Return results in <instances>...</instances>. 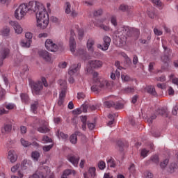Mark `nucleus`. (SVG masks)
Segmentation results:
<instances>
[{"mask_svg": "<svg viewBox=\"0 0 178 178\" xmlns=\"http://www.w3.org/2000/svg\"><path fill=\"white\" fill-rule=\"evenodd\" d=\"M147 91L149 94H152V95H156V91L153 86H148L147 88Z\"/></svg>", "mask_w": 178, "mask_h": 178, "instance_id": "33", "label": "nucleus"}, {"mask_svg": "<svg viewBox=\"0 0 178 178\" xmlns=\"http://www.w3.org/2000/svg\"><path fill=\"white\" fill-rule=\"evenodd\" d=\"M25 37L27 40H32L33 39V33L31 32H26L25 33Z\"/></svg>", "mask_w": 178, "mask_h": 178, "instance_id": "58", "label": "nucleus"}, {"mask_svg": "<svg viewBox=\"0 0 178 178\" xmlns=\"http://www.w3.org/2000/svg\"><path fill=\"white\" fill-rule=\"evenodd\" d=\"M81 122H82V129L83 130H86V126L87 122V116H81L80 117Z\"/></svg>", "mask_w": 178, "mask_h": 178, "instance_id": "30", "label": "nucleus"}, {"mask_svg": "<svg viewBox=\"0 0 178 178\" xmlns=\"http://www.w3.org/2000/svg\"><path fill=\"white\" fill-rule=\"evenodd\" d=\"M51 173V169L49 167H41L29 178H47V175Z\"/></svg>", "mask_w": 178, "mask_h": 178, "instance_id": "8", "label": "nucleus"}, {"mask_svg": "<svg viewBox=\"0 0 178 178\" xmlns=\"http://www.w3.org/2000/svg\"><path fill=\"white\" fill-rule=\"evenodd\" d=\"M103 65L104 63L99 60H91L86 66V72L90 74V73H92V69H100Z\"/></svg>", "mask_w": 178, "mask_h": 178, "instance_id": "7", "label": "nucleus"}, {"mask_svg": "<svg viewBox=\"0 0 178 178\" xmlns=\"http://www.w3.org/2000/svg\"><path fill=\"white\" fill-rule=\"evenodd\" d=\"M113 108H115V109H122L123 108V104L122 103H114Z\"/></svg>", "mask_w": 178, "mask_h": 178, "instance_id": "55", "label": "nucleus"}, {"mask_svg": "<svg viewBox=\"0 0 178 178\" xmlns=\"http://www.w3.org/2000/svg\"><path fill=\"white\" fill-rule=\"evenodd\" d=\"M111 24H113V26H114L115 27H116V26H118V21L116 19V16L112 15L111 17Z\"/></svg>", "mask_w": 178, "mask_h": 178, "instance_id": "40", "label": "nucleus"}, {"mask_svg": "<svg viewBox=\"0 0 178 178\" xmlns=\"http://www.w3.org/2000/svg\"><path fill=\"white\" fill-rule=\"evenodd\" d=\"M40 152L37 151L32 152L31 158L34 162H38V159H40Z\"/></svg>", "mask_w": 178, "mask_h": 178, "instance_id": "22", "label": "nucleus"}, {"mask_svg": "<svg viewBox=\"0 0 178 178\" xmlns=\"http://www.w3.org/2000/svg\"><path fill=\"white\" fill-rule=\"evenodd\" d=\"M129 171L131 173V175H134L136 173V166L134 164H131L129 167Z\"/></svg>", "mask_w": 178, "mask_h": 178, "instance_id": "45", "label": "nucleus"}, {"mask_svg": "<svg viewBox=\"0 0 178 178\" xmlns=\"http://www.w3.org/2000/svg\"><path fill=\"white\" fill-rule=\"evenodd\" d=\"M44 47L47 51L51 52H58L60 48H62V44H56L54 42L52 39H47L44 42Z\"/></svg>", "mask_w": 178, "mask_h": 178, "instance_id": "9", "label": "nucleus"}, {"mask_svg": "<svg viewBox=\"0 0 178 178\" xmlns=\"http://www.w3.org/2000/svg\"><path fill=\"white\" fill-rule=\"evenodd\" d=\"M56 136L59 140H66L68 137L67 134H65L63 132H60V131H57Z\"/></svg>", "mask_w": 178, "mask_h": 178, "instance_id": "28", "label": "nucleus"}, {"mask_svg": "<svg viewBox=\"0 0 178 178\" xmlns=\"http://www.w3.org/2000/svg\"><path fill=\"white\" fill-rule=\"evenodd\" d=\"M72 13V6L69 2L65 3V13L67 15H70Z\"/></svg>", "mask_w": 178, "mask_h": 178, "instance_id": "32", "label": "nucleus"}, {"mask_svg": "<svg viewBox=\"0 0 178 178\" xmlns=\"http://www.w3.org/2000/svg\"><path fill=\"white\" fill-rule=\"evenodd\" d=\"M128 9H129V6H127V5H124V4H122L119 7V10H122V12H126V10H127Z\"/></svg>", "mask_w": 178, "mask_h": 178, "instance_id": "54", "label": "nucleus"}, {"mask_svg": "<svg viewBox=\"0 0 178 178\" xmlns=\"http://www.w3.org/2000/svg\"><path fill=\"white\" fill-rule=\"evenodd\" d=\"M152 3L156 5V6H159V8H161L162 6V2L161 0H152Z\"/></svg>", "mask_w": 178, "mask_h": 178, "instance_id": "52", "label": "nucleus"}, {"mask_svg": "<svg viewBox=\"0 0 178 178\" xmlns=\"http://www.w3.org/2000/svg\"><path fill=\"white\" fill-rule=\"evenodd\" d=\"M20 97L22 102L24 104H27V102H29V95L27 94L22 93Z\"/></svg>", "mask_w": 178, "mask_h": 178, "instance_id": "34", "label": "nucleus"}, {"mask_svg": "<svg viewBox=\"0 0 178 178\" xmlns=\"http://www.w3.org/2000/svg\"><path fill=\"white\" fill-rule=\"evenodd\" d=\"M75 29H76V31L78 32L79 40H83V37L84 36V30H83V29L79 27V25H76Z\"/></svg>", "mask_w": 178, "mask_h": 178, "instance_id": "20", "label": "nucleus"}, {"mask_svg": "<svg viewBox=\"0 0 178 178\" xmlns=\"http://www.w3.org/2000/svg\"><path fill=\"white\" fill-rule=\"evenodd\" d=\"M69 175H72V170H65L61 175V177L67 178Z\"/></svg>", "mask_w": 178, "mask_h": 178, "instance_id": "43", "label": "nucleus"}, {"mask_svg": "<svg viewBox=\"0 0 178 178\" xmlns=\"http://www.w3.org/2000/svg\"><path fill=\"white\" fill-rule=\"evenodd\" d=\"M168 163H169V159H165L160 163V168H161V169H165V168L168 166Z\"/></svg>", "mask_w": 178, "mask_h": 178, "instance_id": "41", "label": "nucleus"}, {"mask_svg": "<svg viewBox=\"0 0 178 178\" xmlns=\"http://www.w3.org/2000/svg\"><path fill=\"white\" fill-rule=\"evenodd\" d=\"M151 160L154 163H159V157L158 156V155H154V156H152Z\"/></svg>", "mask_w": 178, "mask_h": 178, "instance_id": "51", "label": "nucleus"}, {"mask_svg": "<svg viewBox=\"0 0 178 178\" xmlns=\"http://www.w3.org/2000/svg\"><path fill=\"white\" fill-rule=\"evenodd\" d=\"M106 166V164L104 161H99L98 163V168L101 170H104V169H105Z\"/></svg>", "mask_w": 178, "mask_h": 178, "instance_id": "49", "label": "nucleus"}, {"mask_svg": "<svg viewBox=\"0 0 178 178\" xmlns=\"http://www.w3.org/2000/svg\"><path fill=\"white\" fill-rule=\"evenodd\" d=\"M68 161L73 165V166L77 168L79 165V161H80V157L76 156H70L68 157Z\"/></svg>", "mask_w": 178, "mask_h": 178, "instance_id": "18", "label": "nucleus"}, {"mask_svg": "<svg viewBox=\"0 0 178 178\" xmlns=\"http://www.w3.org/2000/svg\"><path fill=\"white\" fill-rule=\"evenodd\" d=\"M38 37V38H47L48 37V33H39Z\"/></svg>", "mask_w": 178, "mask_h": 178, "instance_id": "62", "label": "nucleus"}, {"mask_svg": "<svg viewBox=\"0 0 178 178\" xmlns=\"http://www.w3.org/2000/svg\"><path fill=\"white\" fill-rule=\"evenodd\" d=\"M77 136H80V132L76 131L75 134L70 137V141L72 144H76V143H77Z\"/></svg>", "mask_w": 178, "mask_h": 178, "instance_id": "21", "label": "nucleus"}, {"mask_svg": "<svg viewBox=\"0 0 178 178\" xmlns=\"http://www.w3.org/2000/svg\"><path fill=\"white\" fill-rule=\"evenodd\" d=\"M94 45H95V40L92 38L88 40L86 42V48L90 54H95Z\"/></svg>", "mask_w": 178, "mask_h": 178, "instance_id": "16", "label": "nucleus"}, {"mask_svg": "<svg viewBox=\"0 0 178 178\" xmlns=\"http://www.w3.org/2000/svg\"><path fill=\"white\" fill-rule=\"evenodd\" d=\"M70 34V49L71 53L74 56H79L86 60V58H87V49H86V47H79L76 50V40H74L76 33H74V31L71 30Z\"/></svg>", "mask_w": 178, "mask_h": 178, "instance_id": "3", "label": "nucleus"}, {"mask_svg": "<svg viewBox=\"0 0 178 178\" xmlns=\"http://www.w3.org/2000/svg\"><path fill=\"white\" fill-rule=\"evenodd\" d=\"M107 165L110 168H116V163H115V160L112 157H108L106 159Z\"/></svg>", "mask_w": 178, "mask_h": 178, "instance_id": "24", "label": "nucleus"}, {"mask_svg": "<svg viewBox=\"0 0 178 178\" xmlns=\"http://www.w3.org/2000/svg\"><path fill=\"white\" fill-rule=\"evenodd\" d=\"M6 108H7L8 111H12L13 109H15L16 108V104L13 103H8L6 104L5 106Z\"/></svg>", "mask_w": 178, "mask_h": 178, "instance_id": "36", "label": "nucleus"}, {"mask_svg": "<svg viewBox=\"0 0 178 178\" xmlns=\"http://www.w3.org/2000/svg\"><path fill=\"white\" fill-rule=\"evenodd\" d=\"M121 79H122V81L125 82V83L127 82V81H130V80H131L130 76L129 75H127V74L121 75Z\"/></svg>", "mask_w": 178, "mask_h": 178, "instance_id": "42", "label": "nucleus"}, {"mask_svg": "<svg viewBox=\"0 0 178 178\" xmlns=\"http://www.w3.org/2000/svg\"><path fill=\"white\" fill-rule=\"evenodd\" d=\"M9 24L13 27L15 34H22L23 33V28L17 21H10Z\"/></svg>", "mask_w": 178, "mask_h": 178, "instance_id": "13", "label": "nucleus"}, {"mask_svg": "<svg viewBox=\"0 0 178 178\" xmlns=\"http://www.w3.org/2000/svg\"><path fill=\"white\" fill-rule=\"evenodd\" d=\"M7 158L10 162L15 163L17 161V154L15 150L12 149L8 152Z\"/></svg>", "mask_w": 178, "mask_h": 178, "instance_id": "17", "label": "nucleus"}, {"mask_svg": "<svg viewBox=\"0 0 178 178\" xmlns=\"http://www.w3.org/2000/svg\"><path fill=\"white\" fill-rule=\"evenodd\" d=\"M53 147H54V144L44 145L42 147V150L44 151V152H48L51 151V149H52Z\"/></svg>", "mask_w": 178, "mask_h": 178, "instance_id": "38", "label": "nucleus"}, {"mask_svg": "<svg viewBox=\"0 0 178 178\" xmlns=\"http://www.w3.org/2000/svg\"><path fill=\"white\" fill-rule=\"evenodd\" d=\"M38 55L39 56H40V58H42V59H44V60H45V62H47L48 63H52V62H54V58L51 56V54L45 50L39 51Z\"/></svg>", "mask_w": 178, "mask_h": 178, "instance_id": "11", "label": "nucleus"}, {"mask_svg": "<svg viewBox=\"0 0 178 178\" xmlns=\"http://www.w3.org/2000/svg\"><path fill=\"white\" fill-rule=\"evenodd\" d=\"M37 108H38V102H34V103L31 105V111L33 113H35L37 112Z\"/></svg>", "mask_w": 178, "mask_h": 178, "instance_id": "31", "label": "nucleus"}, {"mask_svg": "<svg viewBox=\"0 0 178 178\" xmlns=\"http://www.w3.org/2000/svg\"><path fill=\"white\" fill-rule=\"evenodd\" d=\"M32 40H22L20 42V45L22 47V48H30L31 45Z\"/></svg>", "mask_w": 178, "mask_h": 178, "instance_id": "19", "label": "nucleus"}, {"mask_svg": "<svg viewBox=\"0 0 178 178\" xmlns=\"http://www.w3.org/2000/svg\"><path fill=\"white\" fill-rule=\"evenodd\" d=\"M70 15L71 17H77L79 13H77V11H76V10L72 8Z\"/></svg>", "mask_w": 178, "mask_h": 178, "instance_id": "53", "label": "nucleus"}, {"mask_svg": "<svg viewBox=\"0 0 178 178\" xmlns=\"http://www.w3.org/2000/svg\"><path fill=\"white\" fill-rule=\"evenodd\" d=\"M111 45V38L109 36H104L103 38V44H97V47L102 51H108Z\"/></svg>", "mask_w": 178, "mask_h": 178, "instance_id": "10", "label": "nucleus"}, {"mask_svg": "<svg viewBox=\"0 0 178 178\" xmlns=\"http://www.w3.org/2000/svg\"><path fill=\"white\" fill-rule=\"evenodd\" d=\"M29 86L33 95H40L41 91L42 90V88H44L41 81H38L36 82L34 81H30Z\"/></svg>", "mask_w": 178, "mask_h": 178, "instance_id": "6", "label": "nucleus"}, {"mask_svg": "<svg viewBox=\"0 0 178 178\" xmlns=\"http://www.w3.org/2000/svg\"><path fill=\"white\" fill-rule=\"evenodd\" d=\"M177 112H178V104H177L172 109V113L174 115H177Z\"/></svg>", "mask_w": 178, "mask_h": 178, "instance_id": "64", "label": "nucleus"}, {"mask_svg": "<svg viewBox=\"0 0 178 178\" xmlns=\"http://www.w3.org/2000/svg\"><path fill=\"white\" fill-rule=\"evenodd\" d=\"M95 167H90L89 168L88 172L90 174L91 177H94L95 176Z\"/></svg>", "mask_w": 178, "mask_h": 178, "instance_id": "47", "label": "nucleus"}, {"mask_svg": "<svg viewBox=\"0 0 178 178\" xmlns=\"http://www.w3.org/2000/svg\"><path fill=\"white\" fill-rule=\"evenodd\" d=\"M77 98L79 99H84V98H86V95L83 92H78Z\"/></svg>", "mask_w": 178, "mask_h": 178, "instance_id": "61", "label": "nucleus"}, {"mask_svg": "<svg viewBox=\"0 0 178 178\" xmlns=\"http://www.w3.org/2000/svg\"><path fill=\"white\" fill-rule=\"evenodd\" d=\"M154 34H155L156 35H162V34H163L162 31L159 30V29H156V28H154Z\"/></svg>", "mask_w": 178, "mask_h": 178, "instance_id": "59", "label": "nucleus"}, {"mask_svg": "<svg viewBox=\"0 0 178 178\" xmlns=\"http://www.w3.org/2000/svg\"><path fill=\"white\" fill-rule=\"evenodd\" d=\"M156 113L157 115H165V113H166V108H159L157 109Z\"/></svg>", "mask_w": 178, "mask_h": 178, "instance_id": "46", "label": "nucleus"}, {"mask_svg": "<svg viewBox=\"0 0 178 178\" xmlns=\"http://www.w3.org/2000/svg\"><path fill=\"white\" fill-rule=\"evenodd\" d=\"M19 168H20V164L17 163V164L15 165L14 166H13L11 168V172L13 173H16V172H17V170H19Z\"/></svg>", "mask_w": 178, "mask_h": 178, "instance_id": "48", "label": "nucleus"}, {"mask_svg": "<svg viewBox=\"0 0 178 178\" xmlns=\"http://www.w3.org/2000/svg\"><path fill=\"white\" fill-rule=\"evenodd\" d=\"M0 54V66H2L3 64V59H6V56L9 55V49L6 47H1Z\"/></svg>", "mask_w": 178, "mask_h": 178, "instance_id": "15", "label": "nucleus"}, {"mask_svg": "<svg viewBox=\"0 0 178 178\" xmlns=\"http://www.w3.org/2000/svg\"><path fill=\"white\" fill-rule=\"evenodd\" d=\"M144 176L146 178H152V177H154V175H152V173H151V172H149L148 171L145 172Z\"/></svg>", "mask_w": 178, "mask_h": 178, "instance_id": "63", "label": "nucleus"}, {"mask_svg": "<svg viewBox=\"0 0 178 178\" xmlns=\"http://www.w3.org/2000/svg\"><path fill=\"white\" fill-rule=\"evenodd\" d=\"M42 144H48L49 143H52V139L49 138L48 136H43L42 139Z\"/></svg>", "mask_w": 178, "mask_h": 178, "instance_id": "39", "label": "nucleus"}, {"mask_svg": "<svg viewBox=\"0 0 178 178\" xmlns=\"http://www.w3.org/2000/svg\"><path fill=\"white\" fill-rule=\"evenodd\" d=\"M28 13H35L36 27L45 30L49 24V15L47 8L39 1H31L22 3L16 8L14 16L17 20H23Z\"/></svg>", "mask_w": 178, "mask_h": 178, "instance_id": "1", "label": "nucleus"}, {"mask_svg": "<svg viewBox=\"0 0 178 178\" xmlns=\"http://www.w3.org/2000/svg\"><path fill=\"white\" fill-rule=\"evenodd\" d=\"M154 119H156V115L155 114L152 115L149 118L147 119V122L149 124H152V120H154Z\"/></svg>", "mask_w": 178, "mask_h": 178, "instance_id": "57", "label": "nucleus"}, {"mask_svg": "<svg viewBox=\"0 0 178 178\" xmlns=\"http://www.w3.org/2000/svg\"><path fill=\"white\" fill-rule=\"evenodd\" d=\"M131 34L139 35L140 30L136 28L130 29L127 26H120L115 32L118 47H124L127 42V37H130Z\"/></svg>", "mask_w": 178, "mask_h": 178, "instance_id": "2", "label": "nucleus"}, {"mask_svg": "<svg viewBox=\"0 0 178 178\" xmlns=\"http://www.w3.org/2000/svg\"><path fill=\"white\" fill-rule=\"evenodd\" d=\"M47 122H45L44 125L42 127H40L38 128V131H39V133H48L49 131V128H48V127H47Z\"/></svg>", "mask_w": 178, "mask_h": 178, "instance_id": "23", "label": "nucleus"}, {"mask_svg": "<svg viewBox=\"0 0 178 178\" xmlns=\"http://www.w3.org/2000/svg\"><path fill=\"white\" fill-rule=\"evenodd\" d=\"M106 22V18H102L100 19H97L96 22H94V25L96 27H99L102 30H104V31H109L111 30V28L109 26H106L104 24Z\"/></svg>", "mask_w": 178, "mask_h": 178, "instance_id": "12", "label": "nucleus"}, {"mask_svg": "<svg viewBox=\"0 0 178 178\" xmlns=\"http://www.w3.org/2000/svg\"><path fill=\"white\" fill-rule=\"evenodd\" d=\"M113 102H104V106H106V108H111V106H113Z\"/></svg>", "mask_w": 178, "mask_h": 178, "instance_id": "56", "label": "nucleus"}, {"mask_svg": "<svg viewBox=\"0 0 178 178\" xmlns=\"http://www.w3.org/2000/svg\"><path fill=\"white\" fill-rule=\"evenodd\" d=\"M81 67V64H73L69 69L68 74L70 76H76Z\"/></svg>", "mask_w": 178, "mask_h": 178, "instance_id": "14", "label": "nucleus"}, {"mask_svg": "<svg viewBox=\"0 0 178 178\" xmlns=\"http://www.w3.org/2000/svg\"><path fill=\"white\" fill-rule=\"evenodd\" d=\"M168 95H175V90L173 89V88H172V86H169L168 87Z\"/></svg>", "mask_w": 178, "mask_h": 178, "instance_id": "60", "label": "nucleus"}, {"mask_svg": "<svg viewBox=\"0 0 178 178\" xmlns=\"http://www.w3.org/2000/svg\"><path fill=\"white\" fill-rule=\"evenodd\" d=\"M175 169H177V164H176L175 163L170 164L168 171L170 173H173V172H175Z\"/></svg>", "mask_w": 178, "mask_h": 178, "instance_id": "37", "label": "nucleus"}, {"mask_svg": "<svg viewBox=\"0 0 178 178\" xmlns=\"http://www.w3.org/2000/svg\"><path fill=\"white\" fill-rule=\"evenodd\" d=\"M122 91L124 94H132L136 90L134 89V87H127L124 88Z\"/></svg>", "mask_w": 178, "mask_h": 178, "instance_id": "29", "label": "nucleus"}, {"mask_svg": "<svg viewBox=\"0 0 178 178\" xmlns=\"http://www.w3.org/2000/svg\"><path fill=\"white\" fill-rule=\"evenodd\" d=\"M21 144L22 147L27 148V147H30L31 145V143L26 140L24 138H21Z\"/></svg>", "mask_w": 178, "mask_h": 178, "instance_id": "35", "label": "nucleus"}, {"mask_svg": "<svg viewBox=\"0 0 178 178\" xmlns=\"http://www.w3.org/2000/svg\"><path fill=\"white\" fill-rule=\"evenodd\" d=\"M104 11L102 10V9L95 10L93 12V16H95V17L101 16V15H102Z\"/></svg>", "mask_w": 178, "mask_h": 178, "instance_id": "44", "label": "nucleus"}, {"mask_svg": "<svg viewBox=\"0 0 178 178\" xmlns=\"http://www.w3.org/2000/svg\"><path fill=\"white\" fill-rule=\"evenodd\" d=\"M92 76L93 85L91 86L92 91H99L102 88H106V87L109 86V83H108L107 80L98 77V72H93Z\"/></svg>", "mask_w": 178, "mask_h": 178, "instance_id": "4", "label": "nucleus"}, {"mask_svg": "<svg viewBox=\"0 0 178 178\" xmlns=\"http://www.w3.org/2000/svg\"><path fill=\"white\" fill-rule=\"evenodd\" d=\"M149 152V150H147L146 149H143L140 152V155L141 156H143V158H145L148 155Z\"/></svg>", "mask_w": 178, "mask_h": 178, "instance_id": "50", "label": "nucleus"}, {"mask_svg": "<svg viewBox=\"0 0 178 178\" xmlns=\"http://www.w3.org/2000/svg\"><path fill=\"white\" fill-rule=\"evenodd\" d=\"M58 83L61 88V91L59 94L58 105H59V106H62L63 105V101H65V97L66 96V90L67 88V82H66L65 80L60 79V80H58Z\"/></svg>", "mask_w": 178, "mask_h": 178, "instance_id": "5", "label": "nucleus"}, {"mask_svg": "<svg viewBox=\"0 0 178 178\" xmlns=\"http://www.w3.org/2000/svg\"><path fill=\"white\" fill-rule=\"evenodd\" d=\"M169 79H170V81H171L172 83V84L178 86V78L175 77V74H171L169 76Z\"/></svg>", "mask_w": 178, "mask_h": 178, "instance_id": "26", "label": "nucleus"}, {"mask_svg": "<svg viewBox=\"0 0 178 178\" xmlns=\"http://www.w3.org/2000/svg\"><path fill=\"white\" fill-rule=\"evenodd\" d=\"M9 33H10V29L8 26L4 27L1 31V33L3 37H8L9 35Z\"/></svg>", "mask_w": 178, "mask_h": 178, "instance_id": "27", "label": "nucleus"}, {"mask_svg": "<svg viewBox=\"0 0 178 178\" xmlns=\"http://www.w3.org/2000/svg\"><path fill=\"white\" fill-rule=\"evenodd\" d=\"M11 130H12V125L6 124L4 127L1 129V133H3V134H6V133H10Z\"/></svg>", "mask_w": 178, "mask_h": 178, "instance_id": "25", "label": "nucleus"}]
</instances>
